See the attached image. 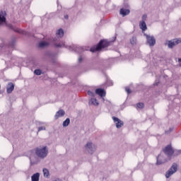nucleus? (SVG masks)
Returning <instances> with one entry per match:
<instances>
[{
  "mask_svg": "<svg viewBox=\"0 0 181 181\" xmlns=\"http://www.w3.org/2000/svg\"><path fill=\"white\" fill-rule=\"evenodd\" d=\"M108 46H110V43L105 40H102L95 47L90 48V52L93 53H94V52H99L101 49L108 47Z\"/></svg>",
  "mask_w": 181,
  "mask_h": 181,
  "instance_id": "nucleus-1",
  "label": "nucleus"
},
{
  "mask_svg": "<svg viewBox=\"0 0 181 181\" xmlns=\"http://www.w3.org/2000/svg\"><path fill=\"white\" fill-rule=\"evenodd\" d=\"M35 153L38 158H41V159H44L47 156V153H49V151L47 150V146L43 147H37L35 148Z\"/></svg>",
  "mask_w": 181,
  "mask_h": 181,
  "instance_id": "nucleus-2",
  "label": "nucleus"
},
{
  "mask_svg": "<svg viewBox=\"0 0 181 181\" xmlns=\"http://www.w3.org/2000/svg\"><path fill=\"white\" fill-rule=\"evenodd\" d=\"M176 172H177V164L173 163L169 170L166 173L165 177H167V179L170 177L171 175L176 173Z\"/></svg>",
  "mask_w": 181,
  "mask_h": 181,
  "instance_id": "nucleus-3",
  "label": "nucleus"
},
{
  "mask_svg": "<svg viewBox=\"0 0 181 181\" xmlns=\"http://www.w3.org/2000/svg\"><path fill=\"white\" fill-rule=\"evenodd\" d=\"M163 152L165 155H167V156H168V158L170 156H172V155H173V153H175V151L173 150V148H172V146H170V145L167 146L163 149Z\"/></svg>",
  "mask_w": 181,
  "mask_h": 181,
  "instance_id": "nucleus-4",
  "label": "nucleus"
},
{
  "mask_svg": "<svg viewBox=\"0 0 181 181\" xmlns=\"http://www.w3.org/2000/svg\"><path fill=\"white\" fill-rule=\"evenodd\" d=\"M179 43H181V38L174 39L173 40L168 42V47L173 49V47H175V46L179 45Z\"/></svg>",
  "mask_w": 181,
  "mask_h": 181,
  "instance_id": "nucleus-5",
  "label": "nucleus"
},
{
  "mask_svg": "<svg viewBox=\"0 0 181 181\" xmlns=\"http://www.w3.org/2000/svg\"><path fill=\"white\" fill-rule=\"evenodd\" d=\"M112 119L117 129L124 127V122H122V120L119 119L118 117H112Z\"/></svg>",
  "mask_w": 181,
  "mask_h": 181,
  "instance_id": "nucleus-6",
  "label": "nucleus"
},
{
  "mask_svg": "<svg viewBox=\"0 0 181 181\" xmlns=\"http://www.w3.org/2000/svg\"><path fill=\"white\" fill-rule=\"evenodd\" d=\"M146 39H147V43L149 45V46H155V43H156V40H155V37L147 35Z\"/></svg>",
  "mask_w": 181,
  "mask_h": 181,
  "instance_id": "nucleus-7",
  "label": "nucleus"
},
{
  "mask_svg": "<svg viewBox=\"0 0 181 181\" xmlns=\"http://www.w3.org/2000/svg\"><path fill=\"white\" fill-rule=\"evenodd\" d=\"M15 90V85H13L12 83H9L7 86L6 92L8 94H11Z\"/></svg>",
  "mask_w": 181,
  "mask_h": 181,
  "instance_id": "nucleus-8",
  "label": "nucleus"
},
{
  "mask_svg": "<svg viewBox=\"0 0 181 181\" xmlns=\"http://www.w3.org/2000/svg\"><path fill=\"white\" fill-rule=\"evenodd\" d=\"M95 94L99 95L100 97H105V90L104 89L98 88L95 90Z\"/></svg>",
  "mask_w": 181,
  "mask_h": 181,
  "instance_id": "nucleus-9",
  "label": "nucleus"
},
{
  "mask_svg": "<svg viewBox=\"0 0 181 181\" xmlns=\"http://www.w3.org/2000/svg\"><path fill=\"white\" fill-rule=\"evenodd\" d=\"M64 114H66V112H64V110H59V111L56 113V115H55V116H54L55 119H57L58 118H60V117H63V116L64 115Z\"/></svg>",
  "mask_w": 181,
  "mask_h": 181,
  "instance_id": "nucleus-10",
  "label": "nucleus"
},
{
  "mask_svg": "<svg viewBox=\"0 0 181 181\" xmlns=\"http://www.w3.org/2000/svg\"><path fill=\"white\" fill-rule=\"evenodd\" d=\"M39 177H40V174L39 173H36L31 177L32 181H39Z\"/></svg>",
  "mask_w": 181,
  "mask_h": 181,
  "instance_id": "nucleus-11",
  "label": "nucleus"
},
{
  "mask_svg": "<svg viewBox=\"0 0 181 181\" xmlns=\"http://www.w3.org/2000/svg\"><path fill=\"white\" fill-rule=\"evenodd\" d=\"M120 15H122V16H127V15H129V9H120Z\"/></svg>",
  "mask_w": 181,
  "mask_h": 181,
  "instance_id": "nucleus-12",
  "label": "nucleus"
},
{
  "mask_svg": "<svg viewBox=\"0 0 181 181\" xmlns=\"http://www.w3.org/2000/svg\"><path fill=\"white\" fill-rule=\"evenodd\" d=\"M86 148L90 150V153L95 151V148H93V143H87Z\"/></svg>",
  "mask_w": 181,
  "mask_h": 181,
  "instance_id": "nucleus-13",
  "label": "nucleus"
},
{
  "mask_svg": "<svg viewBox=\"0 0 181 181\" xmlns=\"http://www.w3.org/2000/svg\"><path fill=\"white\" fill-rule=\"evenodd\" d=\"M5 15H6V13H4L1 11L0 13V22H6V18H5Z\"/></svg>",
  "mask_w": 181,
  "mask_h": 181,
  "instance_id": "nucleus-14",
  "label": "nucleus"
},
{
  "mask_svg": "<svg viewBox=\"0 0 181 181\" xmlns=\"http://www.w3.org/2000/svg\"><path fill=\"white\" fill-rule=\"evenodd\" d=\"M140 28L141 29V30H146L147 28H146V23H145V21H140V24H139Z\"/></svg>",
  "mask_w": 181,
  "mask_h": 181,
  "instance_id": "nucleus-15",
  "label": "nucleus"
},
{
  "mask_svg": "<svg viewBox=\"0 0 181 181\" xmlns=\"http://www.w3.org/2000/svg\"><path fill=\"white\" fill-rule=\"evenodd\" d=\"M56 35L59 36V37H63V36H64V31L61 28L57 32Z\"/></svg>",
  "mask_w": 181,
  "mask_h": 181,
  "instance_id": "nucleus-16",
  "label": "nucleus"
},
{
  "mask_svg": "<svg viewBox=\"0 0 181 181\" xmlns=\"http://www.w3.org/2000/svg\"><path fill=\"white\" fill-rule=\"evenodd\" d=\"M163 163H166V160H160V156H158L157 158V165H163Z\"/></svg>",
  "mask_w": 181,
  "mask_h": 181,
  "instance_id": "nucleus-17",
  "label": "nucleus"
},
{
  "mask_svg": "<svg viewBox=\"0 0 181 181\" xmlns=\"http://www.w3.org/2000/svg\"><path fill=\"white\" fill-rule=\"evenodd\" d=\"M39 47H46V46H49V42L42 41L39 43Z\"/></svg>",
  "mask_w": 181,
  "mask_h": 181,
  "instance_id": "nucleus-18",
  "label": "nucleus"
},
{
  "mask_svg": "<svg viewBox=\"0 0 181 181\" xmlns=\"http://www.w3.org/2000/svg\"><path fill=\"white\" fill-rule=\"evenodd\" d=\"M42 172H43V175H44L45 177H49V170H47V168H44Z\"/></svg>",
  "mask_w": 181,
  "mask_h": 181,
  "instance_id": "nucleus-19",
  "label": "nucleus"
},
{
  "mask_svg": "<svg viewBox=\"0 0 181 181\" xmlns=\"http://www.w3.org/2000/svg\"><path fill=\"white\" fill-rule=\"evenodd\" d=\"M70 124V119L67 118L65 121L63 122V127H68V125Z\"/></svg>",
  "mask_w": 181,
  "mask_h": 181,
  "instance_id": "nucleus-20",
  "label": "nucleus"
},
{
  "mask_svg": "<svg viewBox=\"0 0 181 181\" xmlns=\"http://www.w3.org/2000/svg\"><path fill=\"white\" fill-rule=\"evenodd\" d=\"M130 43H131V45H136V37H133L132 38H131Z\"/></svg>",
  "mask_w": 181,
  "mask_h": 181,
  "instance_id": "nucleus-21",
  "label": "nucleus"
},
{
  "mask_svg": "<svg viewBox=\"0 0 181 181\" xmlns=\"http://www.w3.org/2000/svg\"><path fill=\"white\" fill-rule=\"evenodd\" d=\"M56 47H64V42H62L58 44H55Z\"/></svg>",
  "mask_w": 181,
  "mask_h": 181,
  "instance_id": "nucleus-22",
  "label": "nucleus"
},
{
  "mask_svg": "<svg viewBox=\"0 0 181 181\" xmlns=\"http://www.w3.org/2000/svg\"><path fill=\"white\" fill-rule=\"evenodd\" d=\"M91 103L93 105H98V102L97 101V99H95V98H92Z\"/></svg>",
  "mask_w": 181,
  "mask_h": 181,
  "instance_id": "nucleus-23",
  "label": "nucleus"
},
{
  "mask_svg": "<svg viewBox=\"0 0 181 181\" xmlns=\"http://www.w3.org/2000/svg\"><path fill=\"white\" fill-rule=\"evenodd\" d=\"M136 107H137V108L142 109V108H144V107H145V105L142 103H139L136 104Z\"/></svg>",
  "mask_w": 181,
  "mask_h": 181,
  "instance_id": "nucleus-24",
  "label": "nucleus"
},
{
  "mask_svg": "<svg viewBox=\"0 0 181 181\" xmlns=\"http://www.w3.org/2000/svg\"><path fill=\"white\" fill-rule=\"evenodd\" d=\"M34 73L36 76H40V74H42V71L40 69H35Z\"/></svg>",
  "mask_w": 181,
  "mask_h": 181,
  "instance_id": "nucleus-25",
  "label": "nucleus"
},
{
  "mask_svg": "<svg viewBox=\"0 0 181 181\" xmlns=\"http://www.w3.org/2000/svg\"><path fill=\"white\" fill-rule=\"evenodd\" d=\"M46 130V127H40L38 128V132H40V131H45Z\"/></svg>",
  "mask_w": 181,
  "mask_h": 181,
  "instance_id": "nucleus-26",
  "label": "nucleus"
},
{
  "mask_svg": "<svg viewBox=\"0 0 181 181\" xmlns=\"http://www.w3.org/2000/svg\"><path fill=\"white\" fill-rule=\"evenodd\" d=\"M88 95H90L91 97H94L95 94L93 92H91V91H88Z\"/></svg>",
  "mask_w": 181,
  "mask_h": 181,
  "instance_id": "nucleus-27",
  "label": "nucleus"
},
{
  "mask_svg": "<svg viewBox=\"0 0 181 181\" xmlns=\"http://www.w3.org/2000/svg\"><path fill=\"white\" fill-rule=\"evenodd\" d=\"M125 90L127 91V93L128 94H131V89H129V88H125Z\"/></svg>",
  "mask_w": 181,
  "mask_h": 181,
  "instance_id": "nucleus-28",
  "label": "nucleus"
},
{
  "mask_svg": "<svg viewBox=\"0 0 181 181\" xmlns=\"http://www.w3.org/2000/svg\"><path fill=\"white\" fill-rule=\"evenodd\" d=\"M146 18H147L146 15H144V16H142L143 21H146Z\"/></svg>",
  "mask_w": 181,
  "mask_h": 181,
  "instance_id": "nucleus-29",
  "label": "nucleus"
},
{
  "mask_svg": "<svg viewBox=\"0 0 181 181\" xmlns=\"http://www.w3.org/2000/svg\"><path fill=\"white\" fill-rule=\"evenodd\" d=\"M78 62L79 63H81V62H83V58L81 57L78 58Z\"/></svg>",
  "mask_w": 181,
  "mask_h": 181,
  "instance_id": "nucleus-30",
  "label": "nucleus"
},
{
  "mask_svg": "<svg viewBox=\"0 0 181 181\" xmlns=\"http://www.w3.org/2000/svg\"><path fill=\"white\" fill-rule=\"evenodd\" d=\"M64 18H65V19H69V16L66 15L64 16Z\"/></svg>",
  "mask_w": 181,
  "mask_h": 181,
  "instance_id": "nucleus-31",
  "label": "nucleus"
},
{
  "mask_svg": "<svg viewBox=\"0 0 181 181\" xmlns=\"http://www.w3.org/2000/svg\"><path fill=\"white\" fill-rule=\"evenodd\" d=\"M8 26H9V28H12V25H9Z\"/></svg>",
  "mask_w": 181,
  "mask_h": 181,
  "instance_id": "nucleus-32",
  "label": "nucleus"
}]
</instances>
